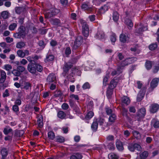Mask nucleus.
<instances>
[{"label":"nucleus","mask_w":159,"mask_h":159,"mask_svg":"<svg viewBox=\"0 0 159 159\" xmlns=\"http://www.w3.org/2000/svg\"><path fill=\"white\" fill-rule=\"evenodd\" d=\"M28 58L30 57H27V59L30 62L27 66L29 71L33 74L36 73V71L41 72L43 70L42 66L34 60H29Z\"/></svg>","instance_id":"1"},{"label":"nucleus","mask_w":159,"mask_h":159,"mask_svg":"<svg viewBox=\"0 0 159 159\" xmlns=\"http://www.w3.org/2000/svg\"><path fill=\"white\" fill-rule=\"evenodd\" d=\"M60 10L57 9L53 8L47 11H45L43 12L45 19H49L54 17L59 12Z\"/></svg>","instance_id":"2"},{"label":"nucleus","mask_w":159,"mask_h":159,"mask_svg":"<svg viewBox=\"0 0 159 159\" xmlns=\"http://www.w3.org/2000/svg\"><path fill=\"white\" fill-rule=\"evenodd\" d=\"M83 41V37L79 35L76 37L74 44L72 46V50L73 51L79 49Z\"/></svg>","instance_id":"3"},{"label":"nucleus","mask_w":159,"mask_h":159,"mask_svg":"<svg viewBox=\"0 0 159 159\" xmlns=\"http://www.w3.org/2000/svg\"><path fill=\"white\" fill-rule=\"evenodd\" d=\"M128 148L130 151L132 152H134L135 150L138 151H140L141 149V147L140 145L137 143L134 144L129 143L128 144Z\"/></svg>","instance_id":"4"},{"label":"nucleus","mask_w":159,"mask_h":159,"mask_svg":"<svg viewBox=\"0 0 159 159\" xmlns=\"http://www.w3.org/2000/svg\"><path fill=\"white\" fill-rule=\"evenodd\" d=\"M146 113V111L144 108L143 107L139 109L137 113L136 116L137 120L139 121L141 119L143 118L145 116Z\"/></svg>","instance_id":"5"},{"label":"nucleus","mask_w":159,"mask_h":159,"mask_svg":"<svg viewBox=\"0 0 159 159\" xmlns=\"http://www.w3.org/2000/svg\"><path fill=\"white\" fill-rule=\"evenodd\" d=\"M46 81L48 84L56 83V75L53 73L50 74L47 77Z\"/></svg>","instance_id":"6"},{"label":"nucleus","mask_w":159,"mask_h":159,"mask_svg":"<svg viewBox=\"0 0 159 159\" xmlns=\"http://www.w3.org/2000/svg\"><path fill=\"white\" fill-rule=\"evenodd\" d=\"M159 81V79L157 78L153 79L150 83V87L149 89V92L152 91L157 86Z\"/></svg>","instance_id":"7"},{"label":"nucleus","mask_w":159,"mask_h":159,"mask_svg":"<svg viewBox=\"0 0 159 159\" xmlns=\"http://www.w3.org/2000/svg\"><path fill=\"white\" fill-rule=\"evenodd\" d=\"M131 58H128L125 59L124 61H121L120 64L118 66V67L122 71L124 67L132 63Z\"/></svg>","instance_id":"8"},{"label":"nucleus","mask_w":159,"mask_h":159,"mask_svg":"<svg viewBox=\"0 0 159 159\" xmlns=\"http://www.w3.org/2000/svg\"><path fill=\"white\" fill-rule=\"evenodd\" d=\"M118 82V78L115 77L111 81L110 84L109 86V88L114 89L116 87Z\"/></svg>","instance_id":"9"},{"label":"nucleus","mask_w":159,"mask_h":159,"mask_svg":"<svg viewBox=\"0 0 159 159\" xmlns=\"http://www.w3.org/2000/svg\"><path fill=\"white\" fill-rule=\"evenodd\" d=\"M159 109V105L157 104L154 103L151 105L150 107V112L152 113L157 112Z\"/></svg>","instance_id":"10"},{"label":"nucleus","mask_w":159,"mask_h":159,"mask_svg":"<svg viewBox=\"0 0 159 159\" xmlns=\"http://www.w3.org/2000/svg\"><path fill=\"white\" fill-rule=\"evenodd\" d=\"M81 7L82 9H84V10H87L89 12H90L92 11V8L89 6V2H87V3H83Z\"/></svg>","instance_id":"11"},{"label":"nucleus","mask_w":159,"mask_h":159,"mask_svg":"<svg viewBox=\"0 0 159 159\" xmlns=\"http://www.w3.org/2000/svg\"><path fill=\"white\" fill-rule=\"evenodd\" d=\"M1 153L2 156V159H5L8 154V150L6 148H3L1 151Z\"/></svg>","instance_id":"12"},{"label":"nucleus","mask_w":159,"mask_h":159,"mask_svg":"<svg viewBox=\"0 0 159 159\" xmlns=\"http://www.w3.org/2000/svg\"><path fill=\"white\" fill-rule=\"evenodd\" d=\"M18 32L19 34L22 36L23 37H25V28L23 26L21 25L18 29Z\"/></svg>","instance_id":"13"},{"label":"nucleus","mask_w":159,"mask_h":159,"mask_svg":"<svg viewBox=\"0 0 159 159\" xmlns=\"http://www.w3.org/2000/svg\"><path fill=\"white\" fill-rule=\"evenodd\" d=\"M30 95L32 97V100L35 101H37L39 98V93L38 92L32 93L30 94Z\"/></svg>","instance_id":"14"},{"label":"nucleus","mask_w":159,"mask_h":159,"mask_svg":"<svg viewBox=\"0 0 159 159\" xmlns=\"http://www.w3.org/2000/svg\"><path fill=\"white\" fill-rule=\"evenodd\" d=\"M72 65L70 63H66L65 64L63 67V71L66 74L69 69L71 67Z\"/></svg>","instance_id":"15"},{"label":"nucleus","mask_w":159,"mask_h":159,"mask_svg":"<svg viewBox=\"0 0 159 159\" xmlns=\"http://www.w3.org/2000/svg\"><path fill=\"white\" fill-rule=\"evenodd\" d=\"M95 38L100 39H102L104 38V34L102 31H98L95 36Z\"/></svg>","instance_id":"16"},{"label":"nucleus","mask_w":159,"mask_h":159,"mask_svg":"<svg viewBox=\"0 0 159 159\" xmlns=\"http://www.w3.org/2000/svg\"><path fill=\"white\" fill-rule=\"evenodd\" d=\"M116 147L119 151H122L124 149V147L122 142L120 141H117L116 143Z\"/></svg>","instance_id":"17"},{"label":"nucleus","mask_w":159,"mask_h":159,"mask_svg":"<svg viewBox=\"0 0 159 159\" xmlns=\"http://www.w3.org/2000/svg\"><path fill=\"white\" fill-rule=\"evenodd\" d=\"M98 127V123L97 122V120H94L93 123L91 126V128L93 131H95L97 130Z\"/></svg>","instance_id":"18"},{"label":"nucleus","mask_w":159,"mask_h":159,"mask_svg":"<svg viewBox=\"0 0 159 159\" xmlns=\"http://www.w3.org/2000/svg\"><path fill=\"white\" fill-rule=\"evenodd\" d=\"M145 95L144 93L142 91H140L138 94L137 98L138 101L140 102L142 100Z\"/></svg>","instance_id":"19"},{"label":"nucleus","mask_w":159,"mask_h":159,"mask_svg":"<svg viewBox=\"0 0 159 159\" xmlns=\"http://www.w3.org/2000/svg\"><path fill=\"white\" fill-rule=\"evenodd\" d=\"M127 37L124 34H121L120 36V40L123 43H125L127 41Z\"/></svg>","instance_id":"20"},{"label":"nucleus","mask_w":159,"mask_h":159,"mask_svg":"<svg viewBox=\"0 0 159 159\" xmlns=\"http://www.w3.org/2000/svg\"><path fill=\"white\" fill-rule=\"evenodd\" d=\"M122 71L118 67H117V70H114L111 72V74L112 76L116 75H118L122 73Z\"/></svg>","instance_id":"21"},{"label":"nucleus","mask_w":159,"mask_h":159,"mask_svg":"<svg viewBox=\"0 0 159 159\" xmlns=\"http://www.w3.org/2000/svg\"><path fill=\"white\" fill-rule=\"evenodd\" d=\"M121 101L122 103L128 105L130 103V100L129 98L127 96H124L122 98Z\"/></svg>","instance_id":"22"},{"label":"nucleus","mask_w":159,"mask_h":159,"mask_svg":"<svg viewBox=\"0 0 159 159\" xmlns=\"http://www.w3.org/2000/svg\"><path fill=\"white\" fill-rule=\"evenodd\" d=\"M146 28L145 27L140 26L136 29L135 32L139 34H140Z\"/></svg>","instance_id":"23"},{"label":"nucleus","mask_w":159,"mask_h":159,"mask_svg":"<svg viewBox=\"0 0 159 159\" xmlns=\"http://www.w3.org/2000/svg\"><path fill=\"white\" fill-rule=\"evenodd\" d=\"M54 56L52 55L47 54L46 58L44 61L46 62H47L50 61H52L53 60Z\"/></svg>","instance_id":"24"},{"label":"nucleus","mask_w":159,"mask_h":159,"mask_svg":"<svg viewBox=\"0 0 159 159\" xmlns=\"http://www.w3.org/2000/svg\"><path fill=\"white\" fill-rule=\"evenodd\" d=\"M23 84V85H21V87L22 89L27 90L31 87V84L28 82H24Z\"/></svg>","instance_id":"25"},{"label":"nucleus","mask_w":159,"mask_h":159,"mask_svg":"<svg viewBox=\"0 0 159 159\" xmlns=\"http://www.w3.org/2000/svg\"><path fill=\"white\" fill-rule=\"evenodd\" d=\"M148 153L147 151H145L139 155L141 159H145L148 156Z\"/></svg>","instance_id":"26"},{"label":"nucleus","mask_w":159,"mask_h":159,"mask_svg":"<svg viewBox=\"0 0 159 159\" xmlns=\"http://www.w3.org/2000/svg\"><path fill=\"white\" fill-rule=\"evenodd\" d=\"M152 124L155 128H159V121L155 119H153L152 120Z\"/></svg>","instance_id":"27"},{"label":"nucleus","mask_w":159,"mask_h":159,"mask_svg":"<svg viewBox=\"0 0 159 159\" xmlns=\"http://www.w3.org/2000/svg\"><path fill=\"white\" fill-rule=\"evenodd\" d=\"M108 6L107 4L104 5L100 9V12L102 13H105L108 10Z\"/></svg>","instance_id":"28"},{"label":"nucleus","mask_w":159,"mask_h":159,"mask_svg":"<svg viewBox=\"0 0 159 159\" xmlns=\"http://www.w3.org/2000/svg\"><path fill=\"white\" fill-rule=\"evenodd\" d=\"M74 74V73L72 74V71L71 73L67 76V78L71 82H74L75 81V80L73 78Z\"/></svg>","instance_id":"29"},{"label":"nucleus","mask_w":159,"mask_h":159,"mask_svg":"<svg viewBox=\"0 0 159 159\" xmlns=\"http://www.w3.org/2000/svg\"><path fill=\"white\" fill-rule=\"evenodd\" d=\"M51 22L54 25H58L60 23V20L58 19H53L51 20Z\"/></svg>","instance_id":"30"},{"label":"nucleus","mask_w":159,"mask_h":159,"mask_svg":"<svg viewBox=\"0 0 159 159\" xmlns=\"http://www.w3.org/2000/svg\"><path fill=\"white\" fill-rule=\"evenodd\" d=\"M145 66L148 70L150 69L152 67V62L150 61H147L145 64Z\"/></svg>","instance_id":"31"},{"label":"nucleus","mask_w":159,"mask_h":159,"mask_svg":"<svg viewBox=\"0 0 159 159\" xmlns=\"http://www.w3.org/2000/svg\"><path fill=\"white\" fill-rule=\"evenodd\" d=\"M125 24L129 26L130 27H132L133 26V23L131 20L126 18L125 19Z\"/></svg>","instance_id":"32"},{"label":"nucleus","mask_w":159,"mask_h":159,"mask_svg":"<svg viewBox=\"0 0 159 159\" xmlns=\"http://www.w3.org/2000/svg\"><path fill=\"white\" fill-rule=\"evenodd\" d=\"M9 12L7 11H2L1 14L2 17L3 19H5L8 17Z\"/></svg>","instance_id":"33"},{"label":"nucleus","mask_w":159,"mask_h":159,"mask_svg":"<svg viewBox=\"0 0 159 159\" xmlns=\"http://www.w3.org/2000/svg\"><path fill=\"white\" fill-rule=\"evenodd\" d=\"M55 135L52 131H50L48 133V137L51 140H53L55 138Z\"/></svg>","instance_id":"34"},{"label":"nucleus","mask_w":159,"mask_h":159,"mask_svg":"<svg viewBox=\"0 0 159 159\" xmlns=\"http://www.w3.org/2000/svg\"><path fill=\"white\" fill-rule=\"evenodd\" d=\"M25 45V43L23 42H20L17 43L16 45L17 48H21L24 47Z\"/></svg>","instance_id":"35"},{"label":"nucleus","mask_w":159,"mask_h":159,"mask_svg":"<svg viewBox=\"0 0 159 159\" xmlns=\"http://www.w3.org/2000/svg\"><path fill=\"white\" fill-rule=\"evenodd\" d=\"M24 132L23 130H16L15 131V136L17 137H20L22 136Z\"/></svg>","instance_id":"36"},{"label":"nucleus","mask_w":159,"mask_h":159,"mask_svg":"<svg viewBox=\"0 0 159 159\" xmlns=\"http://www.w3.org/2000/svg\"><path fill=\"white\" fill-rule=\"evenodd\" d=\"M130 50L132 52H134V53L135 54H138L140 52V50L136 47L131 48L130 49Z\"/></svg>","instance_id":"37"},{"label":"nucleus","mask_w":159,"mask_h":159,"mask_svg":"<svg viewBox=\"0 0 159 159\" xmlns=\"http://www.w3.org/2000/svg\"><path fill=\"white\" fill-rule=\"evenodd\" d=\"M57 115L58 117L61 119L64 118L66 117V114L62 111H59Z\"/></svg>","instance_id":"38"},{"label":"nucleus","mask_w":159,"mask_h":159,"mask_svg":"<svg viewBox=\"0 0 159 159\" xmlns=\"http://www.w3.org/2000/svg\"><path fill=\"white\" fill-rule=\"evenodd\" d=\"M113 19L115 21H116L119 19V14L116 11H114L113 14Z\"/></svg>","instance_id":"39"},{"label":"nucleus","mask_w":159,"mask_h":159,"mask_svg":"<svg viewBox=\"0 0 159 159\" xmlns=\"http://www.w3.org/2000/svg\"><path fill=\"white\" fill-rule=\"evenodd\" d=\"M12 129L9 127H7L4 128L3 130V132L5 134L7 135L9 133L11 132Z\"/></svg>","instance_id":"40"},{"label":"nucleus","mask_w":159,"mask_h":159,"mask_svg":"<svg viewBox=\"0 0 159 159\" xmlns=\"http://www.w3.org/2000/svg\"><path fill=\"white\" fill-rule=\"evenodd\" d=\"M116 119V116L114 114H112L109 116V120L110 122H113Z\"/></svg>","instance_id":"41"},{"label":"nucleus","mask_w":159,"mask_h":159,"mask_svg":"<svg viewBox=\"0 0 159 159\" xmlns=\"http://www.w3.org/2000/svg\"><path fill=\"white\" fill-rule=\"evenodd\" d=\"M108 157L109 159H118V156L113 153H111L109 154Z\"/></svg>","instance_id":"42"},{"label":"nucleus","mask_w":159,"mask_h":159,"mask_svg":"<svg viewBox=\"0 0 159 159\" xmlns=\"http://www.w3.org/2000/svg\"><path fill=\"white\" fill-rule=\"evenodd\" d=\"M11 73L14 76H19L21 75V73L16 69H14L11 71Z\"/></svg>","instance_id":"43"},{"label":"nucleus","mask_w":159,"mask_h":159,"mask_svg":"<svg viewBox=\"0 0 159 159\" xmlns=\"http://www.w3.org/2000/svg\"><path fill=\"white\" fill-rule=\"evenodd\" d=\"M17 54L19 57L23 58L25 57V54L24 52L22 50H19L17 51Z\"/></svg>","instance_id":"44"},{"label":"nucleus","mask_w":159,"mask_h":159,"mask_svg":"<svg viewBox=\"0 0 159 159\" xmlns=\"http://www.w3.org/2000/svg\"><path fill=\"white\" fill-rule=\"evenodd\" d=\"M110 40L112 43H114L116 40V36L115 34L112 33L110 36Z\"/></svg>","instance_id":"45"},{"label":"nucleus","mask_w":159,"mask_h":159,"mask_svg":"<svg viewBox=\"0 0 159 159\" xmlns=\"http://www.w3.org/2000/svg\"><path fill=\"white\" fill-rule=\"evenodd\" d=\"M93 112L92 111H90L86 114L85 118L86 119H90L93 116Z\"/></svg>","instance_id":"46"},{"label":"nucleus","mask_w":159,"mask_h":159,"mask_svg":"<svg viewBox=\"0 0 159 159\" xmlns=\"http://www.w3.org/2000/svg\"><path fill=\"white\" fill-rule=\"evenodd\" d=\"M157 45L156 43H152L150 45L149 48L150 50H153L157 48Z\"/></svg>","instance_id":"47"},{"label":"nucleus","mask_w":159,"mask_h":159,"mask_svg":"<svg viewBox=\"0 0 159 159\" xmlns=\"http://www.w3.org/2000/svg\"><path fill=\"white\" fill-rule=\"evenodd\" d=\"M65 140V138L62 137H58L56 139V141L60 143H62L64 142Z\"/></svg>","instance_id":"48"},{"label":"nucleus","mask_w":159,"mask_h":159,"mask_svg":"<svg viewBox=\"0 0 159 159\" xmlns=\"http://www.w3.org/2000/svg\"><path fill=\"white\" fill-rule=\"evenodd\" d=\"M17 24L16 23H13L11 24L9 26V29L11 31L13 30L17 27Z\"/></svg>","instance_id":"49"},{"label":"nucleus","mask_w":159,"mask_h":159,"mask_svg":"<svg viewBox=\"0 0 159 159\" xmlns=\"http://www.w3.org/2000/svg\"><path fill=\"white\" fill-rule=\"evenodd\" d=\"M82 30H89L88 25L86 22H83L82 24Z\"/></svg>","instance_id":"50"},{"label":"nucleus","mask_w":159,"mask_h":159,"mask_svg":"<svg viewBox=\"0 0 159 159\" xmlns=\"http://www.w3.org/2000/svg\"><path fill=\"white\" fill-rule=\"evenodd\" d=\"M37 124L40 128H41L43 126V120L39 118L37 120Z\"/></svg>","instance_id":"51"},{"label":"nucleus","mask_w":159,"mask_h":159,"mask_svg":"<svg viewBox=\"0 0 159 159\" xmlns=\"http://www.w3.org/2000/svg\"><path fill=\"white\" fill-rule=\"evenodd\" d=\"M62 94V93L60 91H57L55 92L54 96L55 97H60Z\"/></svg>","instance_id":"52"},{"label":"nucleus","mask_w":159,"mask_h":159,"mask_svg":"<svg viewBox=\"0 0 159 159\" xmlns=\"http://www.w3.org/2000/svg\"><path fill=\"white\" fill-rule=\"evenodd\" d=\"M105 110L106 113L107 115H111L112 114V110L109 108V107H106L105 108Z\"/></svg>","instance_id":"53"},{"label":"nucleus","mask_w":159,"mask_h":159,"mask_svg":"<svg viewBox=\"0 0 159 159\" xmlns=\"http://www.w3.org/2000/svg\"><path fill=\"white\" fill-rule=\"evenodd\" d=\"M82 88L84 89H89L90 88V85L88 82H86L83 85Z\"/></svg>","instance_id":"54"},{"label":"nucleus","mask_w":159,"mask_h":159,"mask_svg":"<svg viewBox=\"0 0 159 159\" xmlns=\"http://www.w3.org/2000/svg\"><path fill=\"white\" fill-rule=\"evenodd\" d=\"M109 77L108 75H107L104 76L103 80V85L104 86H106L107 85V82L108 81V78Z\"/></svg>","instance_id":"55"},{"label":"nucleus","mask_w":159,"mask_h":159,"mask_svg":"<svg viewBox=\"0 0 159 159\" xmlns=\"http://www.w3.org/2000/svg\"><path fill=\"white\" fill-rule=\"evenodd\" d=\"M113 89H108L107 92V96L109 97H110L113 93Z\"/></svg>","instance_id":"56"},{"label":"nucleus","mask_w":159,"mask_h":159,"mask_svg":"<svg viewBox=\"0 0 159 159\" xmlns=\"http://www.w3.org/2000/svg\"><path fill=\"white\" fill-rule=\"evenodd\" d=\"M75 73H76V74L80 76L81 75V71L80 70H78L76 68L73 69L72 70V74H73V73L75 74Z\"/></svg>","instance_id":"57"},{"label":"nucleus","mask_w":159,"mask_h":159,"mask_svg":"<svg viewBox=\"0 0 159 159\" xmlns=\"http://www.w3.org/2000/svg\"><path fill=\"white\" fill-rule=\"evenodd\" d=\"M16 69L21 73L23 72L25 70V68L22 66H18L17 67Z\"/></svg>","instance_id":"58"},{"label":"nucleus","mask_w":159,"mask_h":159,"mask_svg":"<svg viewBox=\"0 0 159 159\" xmlns=\"http://www.w3.org/2000/svg\"><path fill=\"white\" fill-rule=\"evenodd\" d=\"M97 120L98 123L99 125H102L104 122V120L103 118L100 117Z\"/></svg>","instance_id":"59"},{"label":"nucleus","mask_w":159,"mask_h":159,"mask_svg":"<svg viewBox=\"0 0 159 159\" xmlns=\"http://www.w3.org/2000/svg\"><path fill=\"white\" fill-rule=\"evenodd\" d=\"M108 148L110 150H114L115 148L114 144L112 143H110L108 145Z\"/></svg>","instance_id":"60"},{"label":"nucleus","mask_w":159,"mask_h":159,"mask_svg":"<svg viewBox=\"0 0 159 159\" xmlns=\"http://www.w3.org/2000/svg\"><path fill=\"white\" fill-rule=\"evenodd\" d=\"M13 36L16 38L17 39H20L21 38H24V37H23L21 35V34H19V32L16 33L14 34H13Z\"/></svg>","instance_id":"61"},{"label":"nucleus","mask_w":159,"mask_h":159,"mask_svg":"<svg viewBox=\"0 0 159 159\" xmlns=\"http://www.w3.org/2000/svg\"><path fill=\"white\" fill-rule=\"evenodd\" d=\"M22 11V8L20 7H16L15 8V12L18 14H20Z\"/></svg>","instance_id":"62"},{"label":"nucleus","mask_w":159,"mask_h":159,"mask_svg":"<svg viewBox=\"0 0 159 159\" xmlns=\"http://www.w3.org/2000/svg\"><path fill=\"white\" fill-rule=\"evenodd\" d=\"M80 58V56H77L76 57L72 58L71 59V62L73 63H75L77 60Z\"/></svg>","instance_id":"63"},{"label":"nucleus","mask_w":159,"mask_h":159,"mask_svg":"<svg viewBox=\"0 0 159 159\" xmlns=\"http://www.w3.org/2000/svg\"><path fill=\"white\" fill-rule=\"evenodd\" d=\"M159 70V63L158 64L154 66V68L153 70V72L154 73H157Z\"/></svg>","instance_id":"64"}]
</instances>
